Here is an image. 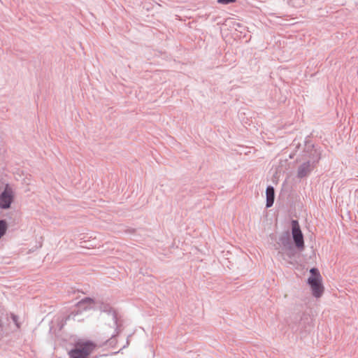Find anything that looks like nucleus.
<instances>
[{
  "instance_id": "nucleus-13",
  "label": "nucleus",
  "mask_w": 358,
  "mask_h": 358,
  "mask_svg": "<svg viewBox=\"0 0 358 358\" xmlns=\"http://www.w3.org/2000/svg\"><path fill=\"white\" fill-rule=\"evenodd\" d=\"M11 317H12L13 321L15 322V325L17 327H20L19 323L17 322V319H18L17 316L15 315H12Z\"/></svg>"
},
{
  "instance_id": "nucleus-10",
  "label": "nucleus",
  "mask_w": 358,
  "mask_h": 358,
  "mask_svg": "<svg viewBox=\"0 0 358 358\" xmlns=\"http://www.w3.org/2000/svg\"><path fill=\"white\" fill-rule=\"evenodd\" d=\"M279 242L282 245V250L293 245L291 241L290 234L288 231L283 232L279 237Z\"/></svg>"
},
{
  "instance_id": "nucleus-7",
  "label": "nucleus",
  "mask_w": 358,
  "mask_h": 358,
  "mask_svg": "<svg viewBox=\"0 0 358 358\" xmlns=\"http://www.w3.org/2000/svg\"><path fill=\"white\" fill-rule=\"evenodd\" d=\"M307 148L309 158L308 161H310L311 164L315 165L320 159V151L315 148L314 145H308Z\"/></svg>"
},
{
  "instance_id": "nucleus-2",
  "label": "nucleus",
  "mask_w": 358,
  "mask_h": 358,
  "mask_svg": "<svg viewBox=\"0 0 358 358\" xmlns=\"http://www.w3.org/2000/svg\"><path fill=\"white\" fill-rule=\"evenodd\" d=\"M310 276L308 278L307 283L311 288L313 295L315 298H320L324 292L321 275L317 268H310Z\"/></svg>"
},
{
  "instance_id": "nucleus-6",
  "label": "nucleus",
  "mask_w": 358,
  "mask_h": 358,
  "mask_svg": "<svg viewBox=\"0 0 358 358\" xmlns=\"http://www.w3.org/2000/svg\"><path fill=\"white\" fill-rule=\"evenodd\" d=\"M315 165L311 164L310 161H307L301 164L297 171V176L299 178H303L306 176L313 171Z\"/></svg>"
},
{
  "instance_id": "nucleus-1",
  "label": "nucleus",
  "mask_w": 358,
  "mask_h": 358,
  "mask_svg": "<svg viewBox=\"0 0 358 358\" xmlns=\"http://www.w3.org/2000/svg\"><path fill=\"white\" fill-rule=\"evenodd\" d=\"M96 345L91 341L77 342L69 352V358H89Z\"/></svg>"
},
{
  "instance_id": "nucleus-5",
  "label": "nucleus",
  "mask_w": 358,
  "mask_h": 358,
  "mask_svg": "<svg viewBox=\"0 0 358 358\" xmlns=\"http://www.w3.org/2000/svg\"><path fill=\"white\" fill-rule=\"evenodd\" d=\"M14 199L12 188L7 184L3 192L0 194V208L8 209Z\"/></svg>"
},
{
  "instance_id": "nucleus-8",
  "label": "nucleus",
  "mask_w": 358,
  "mask_h": 358,
  "mask_svg": "<svg viewBox=\"0 0 358 358\" xmlns=\"http://www.w3.org/2000/svg\"><path fill=\"white\" fill-rule=\"evenodd\" d=\"M266 207L271 208L273 205L274 200H275V189L273 186L268 185L266 187Z\"/></svg>"
},
{
  "instance_id": "nucleus-11",
  "label": "nucleus",
  "mask_w": 358,
  "mask_h": 358,
  "mask_svg": "<svg viewBox=\"0 0 358 358\" xmlns=\"http://www.w3.org/2000/svg\"><path fill=\"white\" fill-rule=\"evenodd\" d=\"M296 247H294L293 245L283 249L284 252H285V255L290 259V260H292L297 252H296V250L295 248Z\"/></svg>"
},
{
  "instance_id": "nucleus-4",
  "label": "nucleus",
  "mask_w": 358,
  "mask_h": 358,
  "mask_svg": "<svg viewBox=\"0 0 358 358\" xmlns=\"http://www.w3.org/2000/svg\"><path fill=\"white\" fill-rule=\"evenodd\" d=\"M94 303V299L90 297H85L81 301H80L77 303V307L78 308V310L77 311H72L66 318V321H69L70 320H77L80 321V318H78V316L79 315V310H86L87 309H90L92 308V305Z\"/></svg>"
},
{
  "instance_id": "nucleus-9",
  "label": "nucleus",
  "mask_w": 358,
  "mask_h": 358,
  "mask_svg": "<svg viewBox=\"0 0 358 358\" xmlns=\"http://www.w3.org/2000/svg\"><path fill=\"white\" fill-rule=\"evenodd\" d=\"M99 309L101 312H104V313H108V315H111L112 319L114 321V323L117 324V314H116L115 311L114 310V309L109 304L102 303L99 306Z\"/></svg>"
},
{
  "instance_id": "nucleus-12",
  "label": "nucleus",
  "mask_w": 358,
  "mask_h": 358,
  "mask_svg": "<svg viewBox=\"0 0 358 358\" xmlns=\"http://www.w3.org/2000/svg\"><path fill=\"white\" fill-rule=\"evenodd\" d=\"M236 0H217V2L220 4L227 5L231 3L236 2Z\"/></svg>"
},
{
  "instance_id": "nucleus-3",
  "label": "nucleus",
  "mask_w": 358,
  "mask_h": 358,
  "mask_svg": "<svg viewBox=\"0 0 358 358\" xmlns=\"http://www.w3.org/2000/svg\"><path fill=\"white\" fill-rule=\"evenodd\" d=\"M291 223L292 236L295 247L299 251H303L305 248L304 238L299 222L296 220H292Z\"/></svg>"
}]
</instances>
